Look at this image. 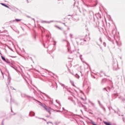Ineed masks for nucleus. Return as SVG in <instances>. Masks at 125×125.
<instances>
[{"label": "nucleus", "instance_id": "obj_1", "mask_svg": "<svg viewBox=\"0 0 125 125\" xmlns=\"http://www.w3.org/2000/svg\"><path fill=\"white\" fill-rule=\"evenodd\" d=\"M45 110L47 111V112H49V113L51 114L50 110L49 109H48L47 107H45Z\"/></svg>", "mask_w": 125, "mask_h": 125}, {"label": "nucleus", "instance_id": "obj_2", "mask_svg": "<svg viewBox=\"0 0 125 125\" xmlns=\"http://www.w3.org/2000/svg\"><path fill=\"white\" fill-rule=\"evenodd\" d=\"M104 124L105 125H111L110 124V123H107V122H104Z\"/></svg>", "mask_w": 125, "mask_h": 125}, {"label": "nucleus", "instance_id": "obj_3", "mask_svg": "<svg viewBox=\"0 0 125 125\" xmlns=\"http://www.w3.org/2000/svg\"><path fill=\"white\" fill-rule=\"evenodd\" d=\"M55 27H56V28H59V29H60V30H62V27H59V26H58V25H55Z\"/></svg>", "mask_w": 125, "mask_h": 125}, {"label": "nucleus", "instance_id": "obj_4", "mask_svg": "<svg viewBox=\"0 0 125 125\" xmlns=\"http://www.w3.org/2000/svg\"><path fill=\"white\" fill-rule=\"evenodd\" d=\"M1 58L2 59V60H3V61L6 62V59L5 58H4L3 56H1Z\"/></svg>", "mask_w": 125, "mask_h": 125}, {"label": "nucleus", "instance_id": "obj_5", "mask_svg": "<svg viewBox=\"0 0 125 125\" xmlns=\"http://www.w3.org/2000/svg\"><path fill=\"white\" fill-rule=\"evenodd\" d=\"M15 21L17 22H19V21H21V19H15Z\"/></svg>", "mask_w": 125, "mask_h": 125}, {"label": "nucleus", "instance_id": "obj_6", "mask_svg": "<svg viewBox=\"0 0 125 125\" xmlns=\"http://www.w3.org/2000/svg\"><path fill=\"white\" fill-rule=\"evenodd\" d=\"M17 11V8H13V11H14V12H16Z\"/></svg>", "mask_w": 125, "mask_h": 125}, {"label": "nucleus", "instance_id": "obj_7", "mask_svg": "<svg viewBox=\"0 0 125 125\" xmlns=\"http://www.w3.org/2000/svg\"><path fill=\"white\" fill-rule=\"evenodd\" d=\"M5 7H6V8H9V6H7V5H5Z\"/></svg>", "mask_w": 125, "mask_h": 125}, {"label": "nucleus", "instance_id": "obj_8", "mask_svg": "<svg viewBox=\"0 0 125 125\" xmlns=\"http://www.w3.org/2000/svg\"><path fill=\"white\" fill-rule=\"evenodd\" d=\"M92 124L94 125H97V124H95V123H94V122H93Z\"/></svg>", "mask_w": 125, "mask_h": 125}, {"label": "nucleus", "instance_id": "obj_9", "mask_svg": "<svg viewBox=\"0 0 125 125\" xmlns=\"http://www.w3.org/2000/svg\"><path fill=\"white\" fill-rule=\"evenodd\" d=\"M1 5H3V6H5V4L4 3H1Z\"/></svg>", "mask_w": 125, "mask_h": 125}, {"label": "nucleus", "instance_id": "obj_10", "mask_svg": "<svg viewBox=\"0 0 125 125\" xmlns=\"http://www.w3.org/2000/svg\"><path fill=\"white\" fill-rule=\"evenodd\" d=\"M64 19H64L63 20V21H66L65 20H64Z\"/></svg>", "mask_w": 125, "mask_h": 125}, {"label": "nucleus", "instance_id": "obj_11", "mask_svg": "<svg viewBox=\"0 0 125 125\" xmlns=\"http://www.w3.org/2000/svg\"><path fill=\"white\" fill-rule=\"evenodd\" d=\"M63 24H64V26H66V24L65 23H64Z\"/></svg>", "mask_w": 125, "mask_h": 125}, {"label": "nucleus", "instance_id": "obj_12", "mask_svg": "<svg viewBox=\"0 0 125 125\" xmlns=\"http://www.w3.org/2000/svg\"><path fill=\"white\" fill-rule=\"evenodd\" d=\"M49 123H47V124H49Z\"/></svg>", "mask_w": 125, "mask_h": 125}]
</instances>
